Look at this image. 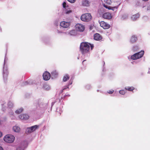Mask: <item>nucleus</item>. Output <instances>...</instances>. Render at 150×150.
<instances>
[{"instance_id": "2f4dec72", "label": "nucleus", "mask_w": 150, "mask_h": 150, "mask_svg": "<svg viewBox=\"0 0 150 150\" xmlns=\"http://www.w3.org/2000/svg\"><path fill=\"white\" fill-rule=\"evenodd\" d=\"M63 7L66 9V3L65 2H64L62 4Z\"/></svg>"}, {"instance_id": "9d476101", "label": "nucleus", "mask_w": 150, "mask_h": 150, "mask_svg": "<svg viewBox=\"0 0 150 150\" xmlns=\"http://www.w3.org/2000/svg\"><path fill=\"white\" fill-rule=\"evenodd\" d=\"M65 34L71 36H74L76 35L77 32L75 30H72L64 33Z\"/></svg>"}, {"instance_id": "37998d69", "label": "nucleus", "mask_w": 150, "mask_h": 150, "mask_svg": "<svg viewBox=\"0 0 150 150\" xmlns=\"http://www.w3.org/2000/svg\"><path fill=\"white\" fill-rule=\"evenodd\" d=\"M143 1H148V0H143Z\"/></svg>"}, {"instance_id": "4be33fe9", "label": "nucleus", "mask_w": 150, "mask_h": 150, "mask_svg": "<svg viewBox=\"0 0 150 150\" xmlns=\"http://www.w3.org/2000/svg\"><path fill=\"white\" fill-rule=\"evenodd\" d=\"M134 88L132 86H127L125 87V89L129 91H132L134 90Z\"/></svg>"}, {"instance_id": "a18cd8bd", "label": "nucleus", "mask_w": 150, "mask_h": 150, "mask_svg": "<svg viewBox=\"0 0 150 150\" xmlns=\"http://www.w3.org/2000/svg\"><path fill=\"white\" fill-rule=\"evenodd\" d=\"M5 59H4V64H5Z\"/></svg>"}, {"instance_id": "7c9ffc66", "label": "nucleus", "mask_w": 150, "mask_h": 150, "mask_svg": "<svg viewBox=\"0 0 150 150\" xmlns=\"http://www.w3.org/2000/svg\"><path fill=\"white\" fill-rule=\"evenodd\" d=\"M114 92V90L112 89H111L107 91V92L109 94H112Z\"/></svg>"}, {"instance_id": "f3484780", "label": "nucleus", "mask_w": 150, "mask_h": 150, "mask_svg": "<svg viewBox=\"0 0 150 150\" xmlns=\"http://www.w3.org/2000/svg\"><path fill=\"white\" fill-rule=\"evenodd\" d=\"M52 78H56L58 75V72L56 70H54L51 72Z\"/></svg>"}, {"instance_id": "393cba45", "label": "nucleus", "mask_w": 150, "mask_h": 150, "mask_svg": "<svg viewBox=\"0 0 150 150\" xmlns=\"http://www.w3.org/2000/svg\"><path fill=\"white\" fill-rule=\"evenodd\" d=\"M25 146L24 145H20L18 146L16 150H24Z\"/></svg>"}, {"instance_id": "c03bdc74", "label": "nucleus", "mask_w": 150, "mask_h": 150, "mask_svg": "<svg viewBox=\"0 0 150 150\" xmlns=\"http://www.w3.org/2000/svg\"><path fill=\"white\" fill-rule=\"evenodd\" d=\"M85 61V60H83L82 62V63L83 64V62Z\"/></svg>"}, {"instance_id": "9b49d317", "label": "nucleus", "mask_w": 150, "mask_h": 150, "mask_svg": "<svg viewBox=\"0 0 150 150\" xmlns=\"http://www.w3.org/2000/svg\"><path fill=\"white\" fill-rule=\"evenodd\" d=\"M103 17L105 19L110 20L112 19V16L111 13L109 12H106L103 14Z\"/></svg>"}, {"instance_id": "2eb2a0df", "label": "nucleus", "mask_w": 150, "mask_h": 150, "mask_svg": "<svg viewBox=\"0 0 150 150\" xmlns=\"http://www.w3.org/2000/svg\"><path fill=\"white\" fill-rule=\"evenodd\" d=\"M94 38L95 40H100L102 39V38L100 34L96 33L94 35Z\"/></svg>"}, {"instance_id": "6e6552de", "label": "nucleus", "mask_w": 150, "mask_h": 150, "mask_svg": "<svg viewBox=\"0 0 150 150\" xmlns=\"http://www.w3.org/2000/svg\"><path fill=\"white\" fill-rule=\"evenodd\" d=\"M100 26L104 29H108L110 28V25L104 21H101L100 22Z\"/></svg>"}, {"instance_id": "5701e85b", "label": "nucleus", "mask_w": 150, "mask_h": 150, "mask_svg": "<svg viewBox=\"0 0 150 150\" xmlns=\"http://www.w3.org/2000/svg\"><path fill=\"white\" fill-rule=\"evenodd\" d=\"M23 110V108H21L15 111V113L17 114H19L22 112Z\"/></svg>"}, {"instance_id": "6ab92c4d", "label": "nucleus", "mask_w": 150, "mask_h": 150, "mask_svg": "<svg viewBox=\"0 0 150 150\" xmlns=\"http://www.w3.org/2000/svg\"><path fill=\"white\" fill-rule=\"evenodd\" d=\"M139 16V15L138 13H137L135 15H133L131 17V19L133 21H135L137 19Z\"/></svg>"}, {"instance_id": "4c0bfd02", "label": "nucleus", "mask_w": 150, "mask_h": 150, "mask_svg": "<svg viewBox=\"0 0 150 150\" xmlns=\"http://www.w3.org/2000/svg\"><path fill=\"white\" fill-rule=\"evenodd\" d=\"M2 133L0 131V137H2Z\"/></svg>"}, {"instance_id": "f257e3e1", "label": "nucleus", "mask_w": 150, "mask_h": 150, "mask_svg": "<svg viewBox=\"0 0 150 150\" xmlns=\"http://www.w3.org/2000/svg\"><path fill=\"white\" fill-rule=\"evenodd\" d=\"M90 47L92 50L93 48V46L87 42H83L80 45V50L82 54H87L89 52Z\"/></svg>"}, {"instance_id": "f03ea898", "label": "nucleus", "mask_w": 150, "mask_h": 150, "mask_svg": "<svg viewBox=\"0 0 150 150\" xmlns=\"http://www.w3.org/2000/svg\"><path fill=\"white\" fill-rule=\"evenodd\" d=\"M15 139V137L11 134H7L4 136V140L6 142L9 143L13 142Z\"/></svg>"}, {"instance_id": "a211bd4d", "label": "nucleus", "mask_w": 150, "mask_h": 150, "mask_svg": "<svg viewBox=\"0 0 150 150\" xmlns=\"http://www.w3.org/2000/svg\"><path fill=\"white\" fill-rule=\"evenodd\" d=\"M137 40V38L136 36L134 35H132L130 39V42L132 43L135 42Z\"/></svg>"}, {"instance_id": "c756f323", "label": "nucleus", "mask_w": 150, "mask_h": 150, "mask_svg": "<svg viewBox=\"0 0 150 150\" xmlns=\"http://www.w3.org/2000/svg\"><path fill=\"white\" fill-rule=\"evenodd\" d=\"M72 12V11L70 10H68L66 9L65 10V13L66 14H69Z\"/></svg>"}, {"instance_id": "dca6fc26", "label": "nucleus", "mask_w": 150, "mask_h": 150, "mask_svg": "<svg viewBox=\"0 0 150 150\" xmlns=\"http://www.w3.org/2000/svg\"><path fill=\"white\" fill-rule=\"evenodd\" d=\"M13 130L14 132H19L20 131V127L17 125H16L13 127Z\"/></svg>"}, {"instance_id": "e433bc0d", "label": "nucleus", "mask_w": 150, "mask_h": 150, "mask_svg": "<svg viewBox=\"0 0 150 150\" xmlns=\"http://www.w3.org/2000/svg\"><path fill=\"white\" fill-rule=\"evenodd\" d=\"M90 86L89 85H87L86 86V88L87 89H89L90 88Z\"/></svg>"}, {"instance_id": "b1692460", "label": "nucleus", "mask_w": 150, "mask_h": 150, "mask_svg": "<svg viewBox=\"0 0 150 150\" xmlns=\"http://www.w3.org/2000/svg\"><path fill=\"white\" fill-rule=\"evenodd\" d=\"M69 79V76L68 74L65 75L63 78V81L64 82L67 81Z\"/></svg>"}, {"instance_id": "58836bf2", "label": "nucleus", "mask_w": 150, "mask_h": 150, "mask_svg": "<svg viewBox=\"0 0 150 150\" xmlns=\"http://www.w3.org/2000/svg\"><path fill=\"white\" fill-rule=\"evenodd\" d=\"M72 83V82H69V84L68 86H69V85H71Z\"/></svg>"}, {"instance_id": "49530a36", "label": "nucleus", "mask_w": 150, "mask_h": 150, "mask_svg": "<svg viewBox=\"0 0 150 150\" xmlns=\"http://www.w3.org/2000/svg\"><path fill=\"white\" fill-rule=\"evenodd\" d=\"M66 96H70V95H68H68H66Z\"/></svg>"}, {"instance_id": "423d86ee", "label": "nucleus", "mask_w": 150, "mask_h": 150, "mask_svg": "<svg viewBox=\"0 0 150 150\" xmlns=\"http://www.w3.org/2000/svg\"><path fill=\"white\" fill-rule=\"evenodd\" d=\"M39 126L37 125H35L30 127H28L26 130V132L27 133H31L34 131L38 128Z\"/></svg>"}, {"instance_id": "4468645a", "label": "nucleus", "mask_w": 150, "mask_h": 150, "mask_svg": "<svg viewBox=\"0 0 150 150\" xmlns=\"http://www.w3.org/2000/svg\"><path fill=\"white\" fill-rule=\"evenodd\" d=\"M82 4L83 6L88 7L90 6V2L88 0H83L82 1Z\"/></svg>"}, {"instance_id": "7ed1b4c3", "label": "nucleus", "mask_w": 150, "mask_h": 150, "mask_svg": "<svg viewBox=\"0 0 150 150\" xmlns=\"http://www.w3.org/2000/svg\"><path fill=\"white\" fill-rule=\"evenodd\" d=\"M92 17L90 13H86L82 14L81 17V21H83L88 22L92 19Z\"/></svg>"}, {"instance_id": "aec40b11", "label": "nucleus", "mask_w": 150, "mask_h": 150, "mask_svg": "<svg viewBox=\"0 0 150 150\" xmlns=\"http://www.w3.org/2000/svg\"><path fill=\"white\" fill-rule=\"evenodd\" d=\"M8 74V72L7 71L6 69H5L4 68V69L3 70V77L4 78V80H5V78H6L7 75Z\"/></svg>"}, {"instance_id": "1a4fd4ad", "label": "nucleus", "mask_w": 150, "mask_h": 150, "mask_svg": "<svg viewBox=\"0 0 150 150\" xmlns=\"http://www.w3.org/2000/svg\"><path fill=\"white\" fill-rule=\"evenodd\" d=\"M103 6L106 8L108 9V10H112L115 12H116L117 11L118 8V6H116L112 7L110 6H108V5L105 4H103Z\"/></svg>"}, {"instance_id": "cd10ccee", "label": "nucleus", "mask_w": 150, "mask_h": 150, "mask_svg": "<svg viewBox=\"0 0 150 150\" xmlns=\"http://www.w3.org/2000/svg\"><path fill=\"white\" fill-rule=\"evenodd\" d=\"M104 2L106 4L110 5L111 3V0H103Z\"/></svg>"}, {"instance_id": "a878e982", "label": "nucleus", "mask_w": 150, "mask_h": 150, "mask_svg": "<svg viewBox=\"0 0 150 150\" xmlns=\"http://www.w3.org/2000/svg\"><path fill=\"white\" fill-rule=\"evenodd\" d=\"M7 105L8 107L11 108L13 106V104L12 102L9 101L8 102Z\"/></svg>"}, {"instance_id": "a19ab883", "label": "nucleus", "mask_w": 150, "mask_h": 150, "mask_svg": "<svg viewBox=\"0 0 150 150\" xmlns=\"http://www.w3.org/2000/svg\"><path fill=\"white\" fill-rule=\"evenodd\" d=\"M148 74H150V69H149V71H148Z\"/></svg>"}, {"instance_id": "ea45409f", "label": "nucleus", "mask_w": 150, "mask_h": 150, "mask_svg": "<svg viewBox=\"0 0 150 150\" xmlns=\"http://www.w3.org/2000/svg\"><path fill=\"white\" fill-rule=\"evenodd\" d=\"M0 150H4L3 148L1 146H0Z\"/></svg>"}, {"instance_id": "c85d7f7f", "label": "nucleus", "mask_w": 150, "mask_h": 150, "mask_svg": "<svg viewBox=\"0 0 150 150\" xmlns=\"http://www.w3.org/2000/svg\"><path fill=\"white\" fill-rule=\"evenodd\" d=\"M128 17V15L127 14H124L122 17V18L123 19H127Z\"/></svg>"}, {"instance_id": "20e7f679", "label": "nucleus", "mask_w": 150, "mask_h": 150, "mask_svg": "<svg viewBox=\"0 0 150 150\" xmlns=\"http://www.w3.org/2000/svg\"><path fill=\"white\" fill-rule=\"evenodd\" d=\"M144 51H141L140 52L135 54L131 57L132 59L133 60L137 59L142 57L143 55Z\"/></svg>"}, {"instance_id": "bb28decb", "label": "nucleus", "mask_w": 150, "mask_h": 150, "mask_svg": "<svg viewBox=\"0 0 150 150\" xmlns=\"http://www.w3.org/2000/svg\"><path fill=\"white\" fill-rule=\"evenodd\" d=\"M126 93L125 91L123 90H121L119 91V93L122 95H125Z\"/></svg>"}, {"instance_id": "39448f33", "label": "nucleus", "mask_w": 150, "mask_h": 150, "mask_svg": "<svg viewBox=\"0 0 150 150\" xmlns=\"http://www.w3.org/2000/svg\"><path fill=\"white\" fill-rule=\"evenodd\" d=\"M71 25V23L69 21H62L60 22V26L64 28H69Z\"/></svg>"}, {"instance_id": "f8f14e48", "label": "nucleus", "mask_w": 150, "mask_h": 150, "mask_svg": "<svg viewBox=\"0 0 150 150\" xmlns=\"http://www.w3.org/2000/svg\"><path fill=\"white\" fill-rule=\"evenodd\" d=\"M43 77L44 80L47 81L49 80L50 78V74L48 72H45L43 75Z\"/></svg>"}, {"instance_id": "c9c22d12", "label": "nucleus", "mask_w": 150, "mask_h": 150, "mask_svg": "<svg viewBox=\"0 0 150 150\" xmlns=\"http://www.w3.org/2000/svg\"><path fill=\"white\" fill-rule=\"evenodd\" d=\"M57 33H62L63 32L57 29Z\"/></svg>"}, {"instance_id": "473e14b6", "label": "nucleus", "mask_w": 150, "mask_h": 150, "mask_svg": "<svg viewBox=\"0 0 150 150\" xmlns=\"http://www.w3.org/2000/svg\"><path fill=\"white\" fill-rule=\"evenodd\" d=\"M138 49V46H135L133 47V50L134 51H136Z\"/></svg>"}, {"instance_id": "f704fd0d", "label": "nucleus", "mask_w": 150, "mask_h": 150, "mask_svg": "<svg viewBox=\"0 0 150 150\" xmlns=\"http://www.w3.org/2000/svg\"><path fill=\"white\" fill-rule=\"evenodd\" d=\"M69 86L68 85L65 86L63 88V90H65L67 88H69Z\"/></svg>"}, {"instance_id": "0eeeda50", "label": "nucleus", "mask_w": 150, "mask_h": 150, "mask_svg": "<svg viewBox=\"0 0 150 150\" xmlns=\"http://www.w3.org/2000/svg\"><path fill=\"white\" fill-rule=\"evenodd\" d=\"M75 28L76 30L82 32H83L85 29V27L84 25L82 24L78 23L75 26Z\"/></svg>"}, {"instance_id": "ddd939ff", "label": "nucleus", "mask_w": 150, "mask_h": 150, "mask_svg": "<svg viewBox=\"0 0 150 150\" xmlns=\"http://www.w3.org/2000/svg\"><path fill=\"white\" fill-rule=\"evenodd\" d=\"M29 117V116L27 114H22L19 116V118L20 119L23 120H28Z\"/></svg>"}, {"instance_id": "412c9836", "label": "nucleus", "mask_w": 150, "mask_h": 150, "mask_svg": "<svg viewBox=\"0 0 150 150\" xmlns=\"http://www.w3.org/2000/svg\"><path fill=\"white\" fill-rule=\"evenodd\" d=\"M43 88L46 90H49L50 89L51 87L50 86L47 84H45L43 87Z\"/></svg>"}, {"instance_id": "72a5a7b5", "label": "nucleus", "mask_w": 150, "mask_h": 150, "mask_svg": "<svg viewBox=\"0 0 150 150\" xmlns=\"http://www.w3.org/2000/svg\"><path fill=\"white\" fill-rule=\"evenodd\" d=\"M76 0H68V1L71 3H74L76 1Z\"/></svg>"}, {"instance_id": "79ce46f5", "label": "nucleus", "mask_w": 150, "mask_h": 150, "mask_svg": "<svg viewBox=\"0 0 150 150\" xmlns=\"http://www.w3.org/2000/svg\"><path fill=\"white\" fill-rule=\"evenodd\" d=\"M28 84V82L27 81L25 82V85H26Z\"/></svg>"}]
</instances>
